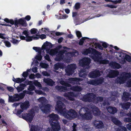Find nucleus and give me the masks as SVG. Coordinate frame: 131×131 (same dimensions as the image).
Returning <instances> with one entry per match:
<instances>
[{"instance_id": "obj_1", "label": "nucleus", "mask_w": 131, "mask_h": 131, "mask_svg": "<svg viewBox=\"0 0 131 131\" xmlns=\"http://www.w3.org/2000/svg\"><path fill=\"white\" fill-rule=\"evenodd\" d=\"M55 108L61 115L66 118L73 119L77 117V113L74 110H71L68 111H67L65 105L60 101L57 102Z\"/></svg>"}, {"instance_id": "obj_2", "label": "nucleus", "mask_w": 131, "mask_h": 131, "mask_svg": "<svg viewBox=\"0 0 131 131\" xmlns=\"http://www.w3.org/2000/svg\"><path fill=\"white\" fill-rule=\"evenodd\" d=\"M88 108L86 107H83L81 108L79 114L82 119H89L92 118L91 114H93L95 116L98 115L100 114V111L99 109L95 106L91 107L90 110L92 112H89L90 111Z\"/></svg>"}, {"instance_id": "obj_3", "label": "nucleus", "mask_w": 131, "mask_h": 131, "mask_svg": "<svg viewBox=\"0 0 131 131\" xmlns=\"http://www.w3.org/2000/svg\"><path fill=\"white\" fill-rule=\"evenodd\" d=\"M92 51V53L90 55V56L93 59L94 61L97 63L102 64H106L108 63V61L106 60H102L101 57V54L97 51L94 49L90 48L86 49L84 52V54H87L90 53Z\"/></svg>"}, {"instance_id": "obj_4", "label": "nucleus", "mask_w": 131, "mask_h": 131, "mask_svg": "<svg viewBox=\"0 0 131 131\" xmlns=\"http://www.w3.org/2000/svg\"><path fill=\"white\" fill-rule=\"evenodd\" d=\"M49 117V123L51 126L52 129L53 131H58L60 129V126L58 122L56 120L59 119L58 115L53 113L50 114Z\"/></svg>"}, {"instance_id": "obj_5", "label": "nucleus", "mask_w": 131, "mask_h": 131, "mask_svg": "<svg viewBox=\"0 0 131 131\" xmlns=\"http://www.w3.org/2000/svg\"><path fill=\"white\" fill-rule=\"evenodd\" d=\"M82 100L85 102L93 101L95 103H97L98 102L102 101L103 98L100 97H96L93 93H90L85 95L83 97Z\"/></svg>"}, {"instance_id": "obj_6", "label": "nucleus", "mask_w": 131, "mask_h": 131, "mask_svg": "<svg viewBox=\"0 0 131 131\" xmlns=\"http://www.w3.org/2000/svg\"><path fill=\"white\" fill-rule=\"evenodd\" d=\"M82 100L85 102L93 101L95 103H97L98 102L102 101L103 98L100 97H96L93 93H90L85 95L83 97Z\"/></svg>"}, {"instance_id": "obj_7", "label": "nucleus", "mask_w": 131, "mask_h": 131, "mask_svg": "<svg viewBox=\"0 0 131 131\" xmlns=\"http://www.w3.org/2000/svg\"><path fill=\"white\" fill-rule=\"evenodd\" d=\"M39 108L38 107H35L29 111L28 114H23L22 117L24 119H26L27 121L30 123L31 122L34 116L35 113L37 112Z\"/></svg>"}, {"instance_id": "obj_8", "label": "nucleus", "mask_w": 131, "mask_h": 131, "mask_svg": "<svg viewBox=\"0 0 131 131\" xmlns=\"http://www.w3.org/2000/svg\"><path fill=\"white\" fill-rule=\"evenodd\" d=\"M23 93H21L20 94H16L12 96H9V100L10 102H13L18 101L20 99H23L25 96V93L32 94V93L30 92L24 91Z\"/></svg>"}, {"instance_id": "obj_9", "label": "nucleus", "mask_w": 131, "mask_h": 131, "mask_svg": "<svg viewBox=\"0 0 131 131\" xmlns=\"http://www.w3.org/2000/svg\"><path fill=\"white\" fill-rule=\"evenodd\" d=\"M131 77V75L129 73L125 72L123 73L121 75L120 78H118L116 80V82L117 83H124L128 78Z\"/></svg>"}, {"instance_id": "obj_10", "label": "nucleus", "mask_w": 131, "mask_h": 131, "mask_svg": "<svg viewBox=\"0 0 131 131\" xmlns=\"http://www.w3.org/2000/svg\"><path fill=\"white\" fill-rule=\"evenodd\" d=\"M60 83L62 85H64L66 87H64L61 86H57L56 87V89L58 90L60 92L63 91L64 92L67 90V87H70L71 85L69 84L66 83L63 81H61Z\"/></svg>"}, {"instance_id": "obj_11", "label": "nucleus", "mask_w": 131, "mask_h": 131, "mask_svg": "<svg viewBox=\"0 0 131 131\" xmlns=\"http://www.w3.org/2000/svg\"><path fill=\"white\" fill-rule=\"evenodd\" d=\"M91 60L88 58H84L80 60L79 62V65L83 67L87 66L88 67L90 63Z\"/></svg>"}, {"instance_id": "obj_12", "label": "nucleus", "mask_w": 131, "mask_h": 131, "mask_svg": "<svg viewBox=\"0 0 131 131\" xmlns=\"http://www.w3.org/2000/svg\"><path fill=\"white\" fill-rule=\"evenodd\" d=\"M76 68V66L75 64H72L68 65L66 69V74L68 75H71L74 72L73 70Z\"/></svg>"}, {"instance_id": "obj_13", "label": "nucleus", "mask_w": 131, "mask_h": 131, "mask_svg": "<svg viewBox=\"0 0 131 131\" xmlns=\"http://www.w3.org/2000/svg\"><path fill=\"white\" fill-rule=\"evenodd\" d=\"M29 106V102L28 101L22 103L20 105V107L21 109L18 110L17 111V113L18 114L21 113L23 112L24 110H26L28 108Z\"/></svg>"}, {"instance_id": "obj_14", "label": "nucleus", "mask_w": 131, "mask_h": 131, "mask_svg": "<svg viewBox=\"0 0 131 131\" xmlns=\"http://www.w3.org/2000/svg\"><path fill=\"white\" fill-rule=\"evenodd\" d=\"M41 111L44 113H46L49 112L51 108L52 107L51 105L49 104L46 105H42V106H39Z\"/></svg>"}, {"instance_id": "obj_15", "label": "nucleus", "mask_w": 131, "mask_h": 131, "mask_svg": "<svg viewBox=\"0 0 131 131\" xmlns=\"http://www.w3.org/2000/svg\"><path fill=\"white\" fill-rule=\"evenodd\" d=\"M104 79L103 78H101L97 80H91L88 81V83L94 85H97L101 84L103 81Z\"/></svg>"}, {"instance_id": "obj_16", "label": "nucleus", "mask_w": 131, "mask_h": 131, "mask_svg": "<svg viewBox=\"0 0 131 131\" xmlns=\"http://www.w3.org/2000/svg\"><path fill=\"white\" fill-rule=\"evenodd\" d=\"M64 96L66 97V98L68 100L73 101L74 100V97L77 96L74 94L72 92H68L65 93Z\"/></svg>"}, {"instance_id": "obj_17", "label": "nucleus", "mask_w": 131, "mask_h": 131, "mask_svg": "<svg viewBox=\"0 0 131 131\" xmlns=\"http://www.w3.org/2000/svg\"><path fill=\"white\" fill-rule=\"evenodd\" d=\"M82 80V79L79 78H72L69 79V82L73 84H79L80 83H78V82L81 81Z\"/></svg>"}, {"instance_id": "obj_18", "label": "nucleus", "mask_w": 131, "mask_h": 131, "mask_svg": "<svg viewBox=\"0 0 131 131\" xmlns=\"http://www.w3.org/2000/svg\"><path fill=\"white\" fill-rule=\"evenodd\" d=\"M100 72L98 70H95L91 72L89 74V76L91 78H94L100 76Z\"/></svg>"}, {"instance_id": "obj_19", "label": "nucleus", "mask_w": 131, "mask_h": 131, "mask_svg": "<svg viewBox=\"0 0 131 131\" xmlns=\"http://www.w3.org/2000/svg\"><path fill=\"white\" fill-rule=\"evenodd\" d=\"M65 52V51L64 50L61 51H60L58 55L57 56L56 58H55V60L57 61H60L62 60H63L64 58L63 54Z\"/></svg>"}, {"instance_id": "obj_20", "label": "nucleus", "mask_w": 131, "mask_h": 131, "mask_svg": "<svg viewBox=\"0 0 131 131\" xmlns=\"http://www.w3.org/2000/svg\"><path fill=\"white\" fill-rule=\"evenodd\" d=\"M94 125L97 128H101L104 126L103 123L101 121H95L94 122Z\"/></svg>"}, {"instance_id": "obj_21", "label": "nucleus", "mask_w": 131, "mask_h": 131, "mask_svg": "<svg viewBox=\"0 0 131 131\" xmlns=\"http://www.w3.org/2000/svg\"><path fill=\"white\" fill-rule=\"evenodd\" d=\"M119 74V72L117 71L111 70L109 73V74L107 75V77L110 78H112L118 75Z\"/></svg>"}, {"instance_id": "obj_22", "label": "nucleus", "mask_w": 131, "mask_h": 131, "mask_svg": "<svg viewBox=\"0 0 131 131\" xmlns=\"http://www.w3.org/2000/svg\"><path fill=\"white\" fill-rule=\"evenodd\" d=\"M50 48V46L49 43L46 42L44 43L41 48L42 49H46L47 53H49V51L48 50Z\"/></svg>"}, {"instance_id": "obj_23", "label": "nucleus", "mask_w": 131, "mask_h": 131, "mask_svg": "<svg viewBox=\"0 0 131 131\" xmlns=\"http://www.w3.org/2000/svg\"><path fill=\"white\" fill-rule=\"evenodd\" d=\"M43 81L47 84L50 86L53 85L55 83L51 79H50L45 78L43 79Z\"/></svg>"}, {"instance_id": "obj_24", "label": "nucleus", "mask_w": 131, "mask_h": 131, "mask_svg": "<svg viewBox=\"0 0 131 131\" xmlns=\"http://www.w3.org/2000/svg\"><path fill=\"white\" fill-rule=\"evenodd\" d=\"M107 110L109 112L113 114L116 113L117 111L116 109L115 108L110 106L108 107Z\"/></svg>"}, {"instance_id": "obj_25", "label": "nucleus", "mask_w": 131, "mask_h": 131, "mask_svg": "<svg viewBox=\"0 0 131 131\" xmlns=\"http://www.w3.org/2000/svg\"><path fill=\"white\" fill-rule=\"evenodd\" d=\"M130 95L127 92H124L122 97V99L124 101H128L129 100V96Z\"/></svg>"}, {"instance_id": "obj_26", "label": "nucleus", "mask_w": 131, "mask_h": 131, "mask_svg": "<svg viewBox=\"0 0 131 131\" xmlns=\"http://www.w3.org/2000/svg\"><path fill=\"white\" fill-rule=\"evenodd\" d=\"M112 120L114 123L116 125L120 126L122 124L115 117H112Z\"/></svg>"}, {"instance_id": "obj_27", "label": "nucleus", "mask_w": 131, "mask_h": 131, "mask_svg": "<svg viewBox=\"0 0 131 131\" xmlns=\"http://www.w3.org/2000/svg\"><path fill=\"white\" fill-rule=\"evenodd\" d=\"M26 86V85L25 84H21L19 86H18L16 88V89L18 92L22 91L24 89V88Z\"/></svg>"}, {"instance_id": "obj_28", "label": "nucleus", "mask_w": 131, "mask_h": 131, "mask_svg": "<svg viewBox=\"0 0 131 131\" xmlns=\"http://www.w3.org/2000/svg\"><path fill=\"white\" fill-rule=\"evenodd\" d=\"M38 101L43 105V104L48 102V100L44 97H41L38 99Z\"/></svg>"}, {"instance_id": "obj_29", "label": "nucleus", "mask_w": 131, "mask_h": 131, "mask_svg": "<svg viewBox=\"0 0 131 131\" xmlns=\"http://www.w3.org/2000/svg\"><path fill=\"white\" fill-rule=\"evenodd\" d=\"M126 60L128 62H130L131 61V57L128 55H126L125 56V58L123 60V61L122 60L121 63L123 64L124 63L126 62Z\"/></svg>"}, {"instance_id": "obj_30", "label": "nucleus", "mask_w": 131, "mask_h": 131, "mask_svg": "<svg viewBox=\"0 0 131 131\" xmlns=\"http://www.w3.org/2000/svg\"><path fill=\"white\" fill-rule=\"evenodd\" d=\"M78 54L77 51H75L74 52L68 53L66 54V55L67 57L70 58L72 56H76L78 55Z\"/></svg>"}, {"instance_id": "obj_31", "label": "nucleus", "mask_w": 131, "mask_h": 131, "mask_svg": "<svg viewBox=\"0 0 131 131\" xmlns=\"http://www.w3.org/2000/svg\"><path fill=\"white\" fill-rule=\"evenodd\" d=\"M122 106V107L124 109H127L129 108V107L130 105V102H127L124 103L122 104H121Z\"/></svg>"}, {"instance_id": "obj_32", "label": "nucleus", "mask_w": 131, "mask_h": 131, "mask_svg": "<svg viewBox=\"0 0 131 131\" xmlns=\"http://www.w3.org/2000/svg\"><path fill=\"white\" fill-rule=\"evenodd\" d=\"M26 38L25 39L27 41H30L32 40V39L35 40H37L38 39V37H36L34 36H30L28 35L27 37H26Z\"/></svg>"}, {"instance_id": "obj_33", "label": "nucleus", "mask_w": 131, "mask_h": 131, "mask_svg": "<svg viewBox=\"0 0 131 131\" xmlns=\"http://www.w3.org/2000/svg\"><path fill=\"white\" fill-rule=\"evenodd\" d=\"M70 89L73 91L77 92H80L81 91L82 89V88L79 86L71 87Z\"/></svg>"}, {"instance_id": "obj_34", "label": "nucleus", "mask_w": 131, "mask_h": 131, "mask_svg": "<svg viewBox=\"0 0 131 131\" xmlns=\"http://www.w3.org/2000/svg\"><path fill=\"white\" fill-rule=\"evenodd\" d=\"M48 51H49V52L48 53H49L52 56L54 55L57 52V50L56 49H52L50 50L49 49Z\"/></svg>"}, {"instance_id": "obj_35", "label": "nucleus", "mask_w": 131, "mask_h": 131, "mask_svg": "<svg viewBox=\"0 0 131 131\" xmlns=\"http://www.w3.org/2000/svg\"><path fill=\"white\" fill-rule=\"evenodd\" d=\"M18 23L23 26H26L27 25L26 21L22 19H20L18 21Z\"/></svg>"}, {"instance_id": "obj_36", "label": "nucleus", "mask_w": 131, "mask_h": 131, "mask_svg": "<svg viewBox=\"0 0 131 131\" xmlns=\"http://www.w3.org/2000/svg\"><path fill=\"white\" fill-rule=\"evenodd\" d=\"M84 70H81L80 71H80V73H79V75L80 77H85V75H86V74H85V71Z\"/></svg>"}, {"instance_id": "obj_37", "label": "nucleus", "mask_w": 131, "mask_h": 131, "mask_svg": "<svg viewBox=\"0 0 131 131\" xmlns=\"http://www.w3.org/2000/svg\"><path fill=\"white\" fill-rule=\"evenodd\" d=\"M63 68L62 64L59 63H57L54 65V69L56 70H58L59 68Z\"/></svg>"}, {"instance_id": "obj_38", "label": "nucleus", "mask_w": 131, "mask_h": 131, "mask_svg": "<svg viewBox=\"0 0 131 131\" xmlns=\"http://www.w3.org/2000/svg\"><path fill=\"white\" fill-rule=\"evenodd\" d=\"M112 64V67L113 68L118 69L120 67V65L118 63L114 62Z\"/></svg>"}, {"instance_id": "obj_39", "label": "nucleus", "mask_w": 131, "mask_h": 131, "mask_svg": "<svg viewBox=\"0 0 131 131\" xmlns=\"http://www.w3.org/2000/svg\"><path fill=\"white\" fill-rule=\"evenodd\" d=\"M34 84L36 86L38 87L41 88V85L40 83L38 82L37 80H35L34 81Z\"/></svg>"}, {"instance_id": "obj_40", "label": "nucleus", "mask_w": 131, "mask_h": 131, "mask_svg": "<svg viewBox=\"0 0 131 131\" xmlns=\"http://www.w3.org/2000/svg\"><path fill=\"white\" fill-rule=\"evenodd\" d=\"M75 9L78 10L80 7V4L79 3H77L75 4L74 6Z\"/></svg>"}, {"instance_id": "obj_41", "label": "nucleus", "mask_w": 131, "mask_h": 131, "mask_svg": "<svg viewBox=\"0 0 131 131\" xmlns=\"http://www.w3.org/2000/svg\"><path fill=\"white\" fill-rule=\"evenodd\" d=\"M25 80V79H21L20 78H17L14 81L15 82L18 83H19L21 82H23Z\"/></svg>"}, {"instance_id": "obj_42", "label": "nucleus", "mask_w": 131, "mask_h": 131, "mask_svg": "<svg viewBox=\"0 0 131 131\" xmlns=\"http://www.w3.org/2000/svg\"><path fill=\"white\" fill-rule=\"evenodd\" d=\"M125 54L122 52H121L119 53V57L121 58L120 59L122 60H122L123 61L124 59V58H125Z\"/></svg>"}, {"instance_id": "obj_43", "label": "nucleus", "mask_w": 131, "mask_h": 131, "mask_svg": "<svg viewBox=\"0 0 131 131\" xmlns=\"http://www.w3.org/2000/svg\"><path fill=\"white\" fill-rule=\"evenodd\" d=\"M30 31L31 34H35L37 32L38 30L35 28H33L31 29Z\"/></svg>"}, {"instance_id": "obj_44", "label": "nucleus", "mask_w": 131, "mask_h": 131, "mask_svg": "<svg viewBox=\"0 0 131 131\" xmlns=\"http://www.w3.org/2000/svg\"><path fill=\"white\" fill-rule=\"evenodd\" d=\"M87 39L86 37H83L80 40L79 43V44L80 45H83L84 42V40Z\"/></svg>"}, {"instance_id": "obj_45", "label": "nucleus", "mask_w": 131, "mask_h": 131, "mask_svg": "<svg viewBox=\"0 0 131 131\" xmlns=\"http://www.w3.org/2000/svg\"><path fill=\"white\" fill-rule=\"evenodd\" d=\"M5 21L7 23H9L12 24H13L14 22V21L12 20H9L7 18H6L4 19Z\"/></svg>"}, {"instance_id": "obj_46", "label": "nucleus", "mask_w": 131, "mask_h": 131, "mask_svg": "<svg viewBox=\"0 0 131 131\" xmlns=\"http://www.w3.org/2000/svg\"><path fill=\"white\" fill-rule=\"evenodd\" d=\"M4 42L5 44V46L8 47H10L11 46L10 43L8 41H4Z\"/></svg>"}, {"instance_id": "obj_47", "label": "nucleus", "mask_w": 131, "mask_h": 131, "mask_svg": "<svg viewBox=\"0 0 131 131\" xmlns=\"http://www.w3.org/2000/svg\"><path fill=\"white\" fill-rule=\"evenodd\" d=\"M40 65L42 68H47L48 66V64L43 63H40Z\"/></svg>"}, {"instance_id": "obj_48", "label": "nucleus", "mask_w": 131, "mask_h": 131, "mask_svg": "<svg viewBox=\"0 0 131 131\" xmlns=\"http://www.w3.org/2000/svg\"><path fill=\"white\" fill-rule=\"evenodd\" d=\"M105 7H109L111 8H116L117 7V6L115 5H110L109 4H107L105 6Z\"/></svg>"}, {"instance_id": "obj_49", "label": "nucleus", "mask_w": 131, "mask_h": 131, "mask_svg": "<svg viewBox=\"0 0 131 131\" xmlns=\"http://www.w3.org/2000/svg\"><path fill=\"white\" fill-rule=\"evenodd\" d=\"M42 58V57L41 55V53H39L38 55H37L35 57V58L39 60H41Z\"/></svg>"}, {"instance_id": "obj_50", "label": "nucleus", "mask_w": 131, "mask_h": 131, "mask_svg": "<svg viewBox=\"0 0 131 131\" xmlns=\"http://www.w3.org/2000/svg\"><path fill=\"white\" fill-rule=\"evenodd\" d=\"M36 37H38V38H39L40 37L42 39H45L46 38V36L43 34L42 35H41L38 36V35H36Z\"/></svg>"}, {"instance_id": "obj_51", "label": "nucleus", "mask_w": 131, "mask_h": 131, "mask_svg": "<svg viewBox=\"0 0 131 131\" xmlns=\"http://www.w3.org/2000/svg\"><path fill=\"white\" fill-rule=\"evenodd\" d=\"M11 41L14 44H17L19 42V41L18 40L14 38L12 39V40H11Z\"/></svg>"}, {"instance_id": "obj_52", "label": "nucleus", "mask_w": 131, "mask_h": 131, "mask_svg": "<svg viewBox=\"0 0 131 131\" xmlns=\"http://www.w3.org/2000/svg\"><path fill=\"white\" fill-rule=\"evenodd\" d=\"M76 33L77 37L80 38L82 37V35L81 32L79 31H76Z\"/></svg>"}, {"instance_id": "obj_53", "label": "nucleus", "mask_w": 131, "mask_h": 131, "mask_svg": "<svg viewBox=\"0 0 131 131\" xmlns=\"http://www.w3.org/2000/svg\"><path fill=\"white\" fill-rule=\"evenodd\" d=\"M42 73L44 76H49L50 75L46 71L42 72Z\"/></svg>"}, {"instance_id": "obj_54", "label": "nucleus", "mask_w": 131, "mask_h": 131, "mask_svg": "<svg viewBox=\"0 0 131 131\" xmlns=\"http://www.w3.org/2000/svg\"><path fill=\"white\" fill-rule=\"evenodd\" d=\"M127 86L128 87H131V79L128 80L127 83Z\"/></svg>"}, {"instance_id": "obj_55", "label": "nucleus", "mask_w": 131, "mask_h": 131, "mask_svg": "<svg viewBox=\"0 0 131 131\" xmlns=\"http://www.w3.org/2000/svg\"><path fill=\"white\" fill-rule=\"evenodd\" d=\"M124 121L125 122H129L131 121V119L129 117L126 118H125Z\"/></svg>"}, {"instance_id": "obj_56", "label": "nucleus", "mask_w": 131, "mask_h": 131, "mask_svg": "<svg viewBox=\"0 0 131 131\" xmlns=\"http://www.w3.org/2000/svg\"><path fill=\"white\" fill-rule=\"evenodd\" d=\"M35 87L33 85H30L28 89L30 91H32L34 90Z\"/></svg>"}, {"instance_id": "obj_57", "label": "nucleus", "mask_w": 131, "mask_h": 131, "mask_svg": "<svg viewBox=\"0 0 131 131\" xmlns=\"http://www.w3.org/2000/svg\"><path fill=\"white\" fill-rule=\"evenodd\" d=\"M35 77V75L34 74H31L29 76V78L32 79H34Z\"/></svg>"}, {"instance_id": "obj_58", "label": "nucleus", "mask_w": 131, "mask_h": 131, "mask_svg": "<svg viewBox=\"0 0 131 131\" xmlns=\"http://www.w3.org/2000/svg\"><path fill=\"white\" fill-rule=\"evenodd\" d=\"M63 33L59 32H57L55 33L56 35L57 36H61L62 35Z\"/></svg>"}, {"instance_id": "obj_59", "label": "nucleus", "mask_w": 131, "mask_h": 131, "mask_svg": "<svg viewBox=\"0 0 131 131\" xmlns=\"http://www.w3.org/2000/svg\"><path fill=\"white\" fill-rule=\"evenodd\" d=\"M5 35L4 34L0 33V38L3 39H5L6 37L4 36Z\"/></svg>"}, {"instance_id": "obj_60", "label": "nucleus", "mask_w": 131, "mask_h": 131, "mask_svg": "<svg viewBox=\"0 0 131 131\" xmlns=\"http://www.w3.org/2000/svg\"><path fill=\"white\" fill-rule=\"evenodd\" d=\"M126 127L128 130H131V123H130L127 125Z\"/></svg>"}, {"instance_id": "obj_61", "label": "nucleus", "mask_w": 131, "mask_h": 131, "mask_svg": "<svg viewBox=\"0 0 131 131\" xmlns=\"http://www.w3.org/2000/svg\"><path fill=\"white\" fill-rule=\"evenodd\" d=\"M36 92L39 94H43V93L40 91L36 90L35 91Z\"/></svg>"}, {"instance_id": "obj_62", "label": "nucleus", "mask_w": 131, "mask_h": 131, "mask_svg": "<svg viewBox=\"0 0 131 131\" xmlns=\"http://www.w3.org/2000/svg\"><path fill=\"white\" fill-rule=\"evenodd\" d=\"M37 68L36 67H35L32 69V71L34 73L37 72Z\"/></svg>"}, {"instance_id": "obj_63", "label": "nucleus", "mask_w": 131, "mask_h": 131, "mask_svg": "<svg viewBox=\"0 0 131 131\" xmlns=\"http://www.w3.org/2000/svg\"><path fill=\"white\" fill-rule=\"evenodd\" d=\"M45 58L46 60H48V61H50V60L49 56L48 55H46L45 56Z\"/></svg>"}, {"instance_id": "obj_64", "label": "nucleus", "mask_w": 131, "mask_h": 131, "mask_svg": "<svg viewBox=\"0 0 131 131\" xmlns=\"http://www.w3.org/2000/svg\"><path fill=\"white\" fill-rule=\"evenodd\" d=\"M121 129H120V130L118 131H127L126 128L125 127H121Z\"/></svg>"}]
</instances>
